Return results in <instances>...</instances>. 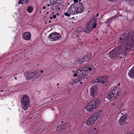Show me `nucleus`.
Returning <instances> with one entry per match:
<instances>
[{
	"label": "nucleus",
	"mask_w": 134,
	"mask_h": 134,
	"mask_svg": "<svg viewBox=\"0 0 134 134\" xmlns=\"http://www.w3.org/2000/svg\"><path fill=\"white\" fill-rule=\"evenodd\" d=\"M74 3H76L79 5V3H81L80 2H78V0H74Z\"/></svg>",
	"instance_id": "c85d7f7f"
},
{
	"label": "nucleus",
	"mask_w": 134,
	"mask_h": 134,
	"mask_svg": "<svg viewBox=\"0 0 134 134\" xmlns=\"http://www.w3.org/2000/svg\"><path fill=\"white\" fill-rule=\"evenodd\" d=\"M127 113H124L122 116H121L119 119L118 124L121 126H123L125 124L128 123V118H127Z\"/></svg>",
	"instance_id": "9b49d317"
},
{
	"label": "nucleus",
	"mask_w": 134,
	"mask_h": 134,
	"mask_svg": "<svg viewBox=\"0 0 134 134\" xmlns=\"http://www.w3.org/2000/svg\"><path fill=\"white\" fill-rule=\"evenodd\" d=\"M82 83V82H80V84H81Z\"/></svg>",
	"instance_id": "de8ad7c7"
},
{
	"label": "nucleus",
	"mask_w": 134,
	"mask_h": 134,
	"mask_svg": "<svg viewBox=\"0 0 134 134\" xmlns=\"http://www.w3.org/2000/svg\"><path fill=\"white\" fill-rule=\"evenodd\" d=\"M64 15L68 17H69L71 15V13L70 12L69 10L68 9L67 10V12L65 13Z\"/></svg>",
	"instance_id": "a878e982"
},
{
	"label": "nucleus",
	"mask_w": 134,
	"mask_h": 134,
	"mask_svg": "<svg viewBox=\"0 0 134 134\" xmlns=\"http://www.w3.org/2000/svg\"><path fill=\"white\" fill-rule=\"evenodd\" d=\"M123 49L120 46H119L116 47L109 52V57L113 59L115 58H119L120 55V54H119V52L123 50Z\"/></svg>",
	"instance_id": "0eeeda50"
},
{
	"label": "nucleus",
	"mask_w": 134,
	"mask_h": 134,
	"mask_svg": "<svg viewBox=\"0 0 134 134\" xmlns=\"http://www.w3.org/2000/svg\"><path fill=\"white\" fill-rule=\"evenodd\" d=\"M30 0H25V3H28Z\"/></svg>",
	"instance_id": "473e14b6"
},
{
	"label": "nucleus",
	"mask_w": 134,
	"mask_h": 134,
	"mask_svg": "<svg viewBox=\"0 0 134 134\" xmlns=\"http://www.w3.org/2000/svg\"><path fill=\"white\" fill-rule=\"evenodd\" d=\"M56 15H53V18H56Z\"/></svg>",
	"instance_id": "f704fd0d"
},
{
	"label": "nucleus",
	"mask_w": 134,
	"mask_h": 134,
	"mask_svg": "<svg viewBox=\"0 0 134 134\" xmlns=\"http://www.w3.org/2000/svg\"><path fill=\"white\" fill-rule=\"evenodd\" d=\"M24 76L25 79L27 80L36 78L39 77V74L36 71L32 72L27 71L24 72Z\"/></svg>",
	"instance_id": "1a4fd4ad"
},
{
	"label": "nucleus",
	"mask_w": 134,
	"mask_h": 134,
	"mask_svg": "<svg viewBox=\"0 0 134 134\" xmlns=\"http://www.w3.org/2000/svg\"><path fill=\"white\" fill-rule=\"evenodd\" d=\"M22 0H20L18 2V3L19 4H22Z\"/></svg>",
	"instance_id": "7c9ffc66"
},
{
	"label": "nucleus",
	"mask_w": 134,
	"mask_h": 134,
	"mask_svg": "<svg viewBox=\"0 0 134 134\" xmlns=\"http://www.w3.org/2000/svg\"><path fill=\"white\" fill-rule=\"evenodd\" d=\"M84 59L83 58V57L82 59H79L78 60H76L75 62H74V64L75 65H76L78 64H82L83 62V60Z\"/></svg>",
	"instance_id": "412c9836"
},
{
	"label": "nucleus",
	"mask_w": 134,
	"mask_h": 134,
	"mask_svg": "<svg viewBox=\"0 0 134 134\" xmlns=\"http://www.w3.org/2000/svg\"><path fill=\"white\" fill-rule=\"evenodd\" d=\"M98 14L97 13L96 14V17H97H97H98ZM94 18H95V17H94Z\"/></svg>",
	"instance_id": "c9c22d12"
},
{
	"label": "nucleus",
	"mask_w": 134,
	"mask_h": 134,
	"mask_svg": "<svg viewBox=\"0 0 134 134\" xmlns=\"http://www.w3.org/2000/svg\"><path fill=\"white\" fill-rule=\"evenodd\" d=\"M123 34L121 35V37L119 40V44L120 45L122 49L125 51H129L131 48L133 44L134 41V34Z\"/></svg>",
	"instance_id": "f257e3e1"
},
{
	"label": "nucleus",
	"mask_w": 134,
	"mask_h": 134,
	"mask_svg": "<svg viewBox=\"0 0 134 134\" xmlns=\"http://www.w3.org/2000/svg\"><path fill=\"white\" fill-rule=\"evenodd\" d=\"M117 85L118 86H119L120 85V83H119L118 84H117Z\"/></svg>",
	"instance_id": "37998d69"
},
{
	"label": "nucleus",
	"mask_w": 134,
	"mask_h": 134,
	"mask_svg": "<svg viewBox=\"0 0 134 134\" xmlns=\"http://www.w3.org/2000/svg\"><path fill=\"white\" fill-rule=\"evenodd\" d=\"M93 66L91 64L88 65L84 67V71H85V73L87 72L88 73L89 72H91L92 73V70L93 71V72H94L95 71V70L93 69Z\"/></svg>",
	"instance_id": "2eb2a0df"
},
{
	"label": "nucleus",
	"mask_w": 134,
	"mask_h": 134,
	"mask_svg": "<svg viewBox=\"0 0 134 134\" xmlns=\"http://www.w3.org/2000/svg\"><path fill=\"white\" fill-rule=\"evenodd\" d=\"M41 73H43V70H41Z\"/></svg>",
	"instance_id": "a19ab883"
},
{
	"label": "nucleus",
	"mask_w": 134,
	"mask_h": 134,
	"mask_svg": "<svg viewBox=\"0 0 134 134\" xmlns=\"http://www.w3.org/2000/svg\"><path fill=\"white\" fill-rule=\"evenodd\" d=\"M22 113H23V111H22Z\"/></svg>",
	"instance_id": "13d9d810"
},
{
	"label": "nucleus",
	"mask_w": 134,
	"mask_h": 134,
	"mask_svg": "<svg viewBox=\"0 0 134 134\" xmlns=\"http://www.w3.org/2000/svg\"><path fill=\"white\" fill-rule=\"evenodd\" d=\"M83 9L84 7L81 3H79V5L76 3H73L68 8L71 15L82 13Z\"/></svg>",
	"instance_id": "f03ea898"
},
{
	"label": "nucleus",
	"mask_w": 134,
	"mask_h": 134,
	"mask_svg": "<svg viewBox=\"0 0 134 134\" xmlns=\"http://www.w3.org/2000/svg\"><path fill=\"white\" fill-rule=\"evenodd\" d=\"M49 37L50 40L51 41H57L62 38L60 34L57 32H54L51 34L49 35Z\"/></svg>",
	"instance_id": "f8f14e48"
},
{
	"label": "nucleus",
	"mask_w": 134,
	"mask_h": 134,
	"mask_svg": "<svg viewBox=\"0 0 134 134\" xmlns=\"http://www.w3.org/2000/svg\"><path fill=\"white\" fill-rule=\"evenodd\" d=\"M91 57V54L89 52L87 53L86 55L84 57V62L88 61Z\"/></svg>",
	"instance_id": "6ab92c4d"
},
{
	"label": "nucleus",
	"mask_w": 134,
	"mask_h": 134,
	"mask_svg": "<svg viewBox=\"0 0 134 134\" xmlns=\"http://www.w3.org/2000/svg\"><path fill=\"white\" fill-rule=\"evenodd\" d=\"M79 2H80L81 1V0H79Z\"/></svg>",
	"instance_id": "603ef678"
},
{
	"label": "nucleus",
	"mask_w": 134,
	"mask_h": 134,
	"mask_svg": "<svg viewBox=\"0 0 134 134\" xmlns=\"http://www.w3.org/2000/svg\"><path fill=\"white\" fill-rule=\"evenodd\" d=\"M56 1L57 0H49L51 8H53L56 3Z\"/></svg>",
	"instance_id": "4be33fe9"
},
{
	"label": "nucleus",
	"mask_w": 134,
	"mask_h": 134,
	"mask_svg": "<svg viewBox=\"0 0 134 134\" xmlns=\"http://www.w3.org/2000/svg\"><path fill=\"white\" fill-rule=\"evenodd\" d=\"M43 9H45V8H46V7H45V6H43Z\"/></svg>",
	"instance_id": "4c0bfd02"
},
{
	"label": "nucleus",
	"mask_w": 134,
	"mask_h": 134,
	"mask_svg": "<svg viewBox=\"0 0 134 134\" xmlns=\"http://www.w3.org/2000/svg\"><path fill=\"white\" fill-rule=\"evenodd\" d=\"M128 74L131 78L134 79V68L133 67L130 69Z\"/></svg>",
	"instance_id": "a211bd4d"
},
{
	"label": "nucleus",
	"mask_w": 134,
	"mask_h": 134,
	"mask_svg": "<svg viewBox=\"0 0 134 134\" xmlns=\"http://www.w3.org/2000/svg\"><path fill=\"white\" fill-rule=\"evenodd\" d=\"M31 36V34L29 32L24 33L22 35L23 38L27 41H28L30 39Z\"/></svg>",
	"instance_id": "dca6fc26"
},
{
	"label": "nucleus",
	"mask_w": 134,
	"mask_h": 134,
	"mask_svg": "<svg viewBox=\"0 0 134 134\" xmlns=\"http://www.w3.org/2000/svg\"><path fill=\"white\" fill-rule=\"evenodd\" d=\"M47 6H48V7H49V6H51V5H50V4H48L47 5Z\"/></svg>",
	"instance_id": "ea45409f"
},
{
	"label": "nucleus",
	"mask_w": 134,
	"mask_h": 134,
	"mask_svg": "<svg viewBox=\"0 0 134 134\" xmlns=\"http://www.w3.org/2000/svg\"><path fill=\"white\" fill-rule=\"evenodd\" d=\"M15 79L16 80H17V78L16 77H15Z\"/></svg>",
	"instance_id": "a18cd8bd"
},
{
	"label": "nucleus",
	"mask_w": 134,
	"mask_h": 134,
	"mask_svg": "<svg viewBox=\"0 0 134 134\" xmlns=\"http://www.w3.org/2000/svg\"><path fill=\"white\" fill-rule=\"evenodd\" d=\"M123 114V113H122V114H122H122Z\"/></svg>",
	"instance_id": "4d7b16f0"
},
{
	"label": "nucleus",
	"mask_w": 134,
	"mask_h": 134,
	"mask_svg": "<svg viewBox=\"0 0 134 134\" xmlns=\"http://www.w3.org/2000/svg\"><path fill=\"white\" fill-rule=\"evenodd\" d=\"M21 105L23 109L24 110L27 109L30 106V100L27 95H24L21 98Z\"/></svg>",
	"instance_id": "423d86ee"
},
{
	"label": "nucleus",
	"mask_w": 134,
	"mask_h": 134,
	"mask_svg": "<svg viewBox=\"0 0 134 134\" xmlns=\"http://www.w3.org/2000/svg\"><path fill=\"white\" fill-rule=\"evenodd\" d=\"M59 85V83H58L57 84V86H58V85Z\"/></svg>",
	"instance_id": "3c124183"
},
{
	"label": "nucleus",
	"mask_w": 134,
	"mask_h": 134,
	"mask_svg": "<svg viewBox=\"0 0 134 134\" xmlns=\"http://www.w3.org/2000/svg\"><path fill=\"white\" fill-rule=\"evenodd\" d=\"M84 78H86V79H87V75L85 74H84Z\"/></svg>",
	"instance_id": "2f4dec72"
},
{
	"label": "nucleus",
	"mask_w": 134,
	"mask_h": 134,
	"mask_svg": "<svg viewBox=\"0 0 134 134\" xmlns=\"http://www.w3.org/2000/svg\"><path fill=\"white\" fill-rule=\"evenodd\" d=\"M51 100H53V99H51Z\"/></svg>",
	"instance_id": "5fc2aeb1"
},
{
	"label": "nucleus",
	"mask_w": 134,
	"mask_h": 134,
	"mask_svg": "<svg viewBox=\"0 0 134 134\" xmlns=\"http://www.w3.org/2000/svg\"><path fill=\"white\" fill-rule=\"evenodd\" d=\"M100 101V98H97L95 100H94L88 102L87 104L85 107L86 109L88 111H93V110L95 109L98 105Z\"/></svg>",
	"instance_id": "39448f33"
},
{
	"label": "nucleus",
	"mask_w": 134,
	"mask_h": 134,
	"mask_svg": "<svg viewBox=\"0 0 134 134\" xmlns=\"http://www.w3.org/2000/svg\"><path fill=\"white\" fill-rule=\"evenodd\" d=\"M60 8H58V10H60Z\"/></svg>",
	"instance_id": "49530a36"
},
{
	"label": "nucleus",
	"mask_w": 134,
	"mask_h": 134,
	"mask_svg": "<svg viewBox=\"0 0 134 134\" xmlns=\"http://www.w3.org/2000/svg\"><path fill=\"white\" fill-rule=\"evenodd\" d=\"M125 51L124 49H123V50H122L121 51L119 52V54H120V59H121L122 58H125L127 54L126 51Z\"/></svg>",
	"instance_id": "f3484780"
},
{
	"label": "nucleus",
	"mask_w": 134,
	"mask_h": 134,
	"mask_svg": "<svg viewBox=\"0 0 134 134\" xmlns=\"http://www.w3.org/2000/svg\"><path fill=\"white\" fill-rule=\"evenodd\" d=\"M97 17L93 18L92 21V24H87V26L84 29V32L87 33H90L93 30V29L95 28L97 26Z\"/></svg>",
	"instance_id": "6e6552de"
},
{
	"label": "nucleus",
	"mask_w": 134,
	"mask_h": 134,
	"mask_svg": "<svg viewBox=\"0 0 134 134\" xmlns=\"http://www.w3.org/2000/svg\"><path fill=\"white\" fill-rule=\"evenodd\" d=\"M114 16L108 19L105 21V23L107 24H109L111 23V21L114 18Z\"/></svg>",
	"instance_id": "393cba45"
},
{
	"label": "nucleus",
	"mask_w": 134,
	"mask_h": 134,
	"mask_svg": "<svg viewBox=\"0 0 134 134\" xmlns=\"http://www.w3.org/2000/svg\"><path fill=\"white\" fill-rule=\"evenodd\" d=\"M67 4L68 5H70V3H67Z\"/></svg>",
	"instance_id": "c03bdc74"
},
{
	"label": "nucleus",
	"mask_w": 134,
	"mask_h": 134,
	"mask_svg": "<svg viewBox=\"0 0 134 134\" xmlns=\"http://www.w3.org/2000/svg\"><path fill=\"white\" fill-rule=\"evenodd\" d=\"M63 7H65V5H63Z\"/></svg>",
	"instance_id": "864d4df0"
},
{
	"label": "nucleus",
	"mask_w": 134,
	"mask_h": 134,
	"mask_svg": "<svg viewBox=\"0 0 134 134\" xmlns=\"http://www.w3.org/2000/svg\"><path fill=\"white\" fill-rule=\"evenodd\" d=\"M27 10L29 13H30L32 12L33 10V7L31 6H28L27 8Z\"/></svg>",
	"instance_id": "b1692460"
},
{
	"label": "nucleus",
	"mask_w": 134,
	"mask_h": 134,
	"mask_svg": "<svg viewBox=\"0 0 134 134\" xmlns=\"http://www.w3.org/2000/svg\"><path fill=\"white\" fill-rule=\"evenodd\" d=\"M3 91H3V90H2L1 91V92H3Z\"/></svg>",
	"instance_id": "8fccbe9b"
},
{
	"label": "nucleus",
	"mask_w": 134,
	"mask_h": 134,
	"mask_svg": "<svg viewBox=\"0 0 134 134\" xmlns=\"http://www.w3.org/2000/svg\"><path fill=\"white\" fill-rule=\"evenodd\" d=\"M29 131H25V132L26 133H27V132H29Z\"/></svg>",
	"instance_id": "58836bf2"
},
{
	"label": "nucleus",
	"mask_w": 134,
	"mask_h": 134,
	"mask_svg": "<svg viewBox=\"0 0 134 134\" xmlns=\"http://www.w3.org/2000/svg\"><path fill=\"white\" fill-rule=\"evenodd\" d=\"M49 23H51V21H50V20L49 21Z\"/></svg>",
	"instance_id": "09e8293b"
},
{
	"label": "nucleus",
	"mask_w": 134,
	"mask_h": 134,
	"mask_svg": "<svg viewBox=\"0 0 134 134\" xmlns=\"http://www.w3.org/2000/svg\"><path fill=\"white\" fill-rule=\"evenodd\" d=\"M108 78L106 76L100 77L99 78H97L96 79L93 80L92 82H99L102 83L103 86H106L108 82Z\"/></svg>",
	"instance_id": "9d476101"
},
{
	"label": "nucleus",
	"mask_w": 134,
	"mask_h": 134,
	"mask_svg": "<svg viewBox=\"0 0 134 134\" xmlns=\"http://www.w3.org/2000/svg\"><path fill=\"white\" fill-rule=\"evenodd\" d=\"M77 33L75 31L73 33L72 36H74L75 37H77L78 36L77 35L75 34V33Z\"/></svg>",
	"instance_id": "cd10ccee"
},
{
	"label": "nucleus",
	"mask_w": 134,
	"mask_h": 134,
	"mask_svg": "<svg viewBox=\"0 0 134 134\" xmlns=\"http://www.w3.org/2000/svg\"><path fill=\"white\" fill-rule=\"evenodd\" d=\"M102 111V110H100L93 115L91 116L86 122V123L88 126L93 124L101 116Z\"/></svg>",
	"instance_id": "20e7f679"
},
{
	"label": "nucleus",
	"mask_w": 134,
	"mask_h": 134,
	"mask_svg": "<svg viewBox=\"0 0 134 134\" xmlns=\"http://www.w3.org/2000/svg\"><path fill=\"white\" fill-rule=\"evenodd\" d=\"M71 126H70V127H71Z\"/></svg>",
	"instance_id": "bf43d9fd"
},
{
	"label": "nucleus",
	"mask_w": 134,
	"mask_h": 134,
	"mask_svg": "<svg viewBox=\"0 0 134 134\" xmlns=\"http://www.w3.org/2000/svg\"><path fill=\"white\" fill-rule=\"evenodd\" d=\"M83 69L80 68L75 71H73V72L74 73V76L75 77H82L83 76V74L84 72Z\"/></svg>",
	"instance_id": "ddd939ff"
},
{
	"label": "nucleus",
	"mask_w": 134,
	"mask_h": 134,
	"mask_svg": "<svg viewBox=\"0 0 134 134\" xmlns=\"http://www.w3.org/2000/svg\"><path fill=\"white\" fill-rule=\"evenodd\" d=\"M32 129V128H31V129H30V130L29 131H30V133H31L32 132H33L32 131H30V130H31Z\"/></svg>",
	"instance_id": "e433bc0d"
},
{
	"label": "nucleus",
	"mask_w": 134,
	"mask_h": 134,
	"mask_svg": "<svg viewBox=\"0 0 134 134\" xmlns=\"http://www.w3.org/2000/svg\"><path fill=\"white\" fill-rule=\"evenodd\" d=\"M97 87V85L92 86L90 88V94L92 97H95L97 94L96 90Z\"/></svg>",
	"instance_id": "4468645a"
},
{
	"label": "nucleus",
	"mask_w": 134,
	"mask_h": 134,
	"mask_svg": "<svg viewBox=\"0 0 134 134\" xmlns=\"http://www.w3.org/2000/svg\"><path fill=\"white\" fill-rule=\"evenodd\" d=\"M108 1H113V2H116V0H108Z\"/></svg>",
	"instance_id": "72a5a7b5"
},
{
	"label": "nucleus",
	"mask_w": 134,
	"mask_h": 134,
	"mask_svg": "<svg viewBox=\"0 0 134 134\" xmlns=\"http://www.w3.org/2000/svg\"><path fill=\"white\" fill-rule=\"evenodd\" d=\"M121 93L120 89L118 87H115L110 91L107 98L110 100L112 101L118 97Z\"/></svg>",
	"instance_id": "7ed1b4c3"
},
{
	"label": "nucleus",
	"mask_w": 134,
	"mask_h": 134,
	"mask_svg": "<svg viewBox=\"0 0 134 134\" xmlns=\"http://www.w3.org/2000/svg\"><path fill=\"white\" fill-rule=\"evenodd\" d=\"M19 31V30L18 29H16L15 31L14 32H15L16 33H18Z\"/></svg>",
	"instance_id": "c756f323"
},
{
	"label": "nucleus",
	"mask_w": 134,
	"mask_h": 134,
	"mask_svg": "<svg viewBox=\"0 0 134 134\" xmlns=\"http://www.w3.org/2000/svg\"><path fill=\"white\" fill-rule=\"evenodd\" d=\"M98 131V130L96 128L93 127L91 129V132L92 134H96Z\"/></svg>",
	"instance_id": "5701e85b"
},
{
	"label": "nucleus",
	"mask_w": 134,
	"mask_h": 134,
	"mask_svg": "<svg viewBox=\"0 0 134 134\" xmlns=\"http://www.w3.org/2000/svg\"><path fill=\"white\" fill-rule=\"evenodd\" d=\"M65 130V129L63 128V125H60L59 126H57V132H58L59 133V132H63Z\"/></svg>",
	"instance_id": "aec40b11"
},
{
	"label": "nucleus",
	"mask_w": 134,
	"mask_h": 134,
	"mask_svg": "<svg viewBox=\"0 0 134 134\" xmlns=\"http://www.w3.org/2000/svg\"><path fill=\"white\" fill-rule=\"evenodd\" d=\"M58 0L59 1H60V0Z\"/></svg>",
	"instance_id": "052dcab7"
},
{
	"label": "nucleus",
	"mask_w": 134,
	"mask_h": 134,
	"mask_svg": "<svg viewBox=\"0 0 134 134\" xmlns=\"http://www.w3.org/2000/svg\"><path fill=\"white\" fill-rule=\"evenodd\" d=\"M63 122V121H62L61 122V123H62Z\"/></svg>",
	"instance_id": "6e6d98bb"
},
{
	"label": "nucleus",
	"mask_w": 134,
	"mask_h": 134,
	"mask_svg": "<svg viewBox=\"0 0 134 134\" xmlns=\"http://www.w3.org/2000/svg\"><path fill=\"white\" fill-rule=\"evenodd\" d=\"M73 83H76L78 82L79 81H80V80L79 79H78L75 80H73Z\"/></svg>",
	"instance_id": "bb28decb"
},
{
	"label": "nucleus",
	"mask_w": 134,
	"mask_h": 134,
	"mask_svg": "<svg viewBox=\"0 0 134 134\" xmlns=\"http://www.w3.org/2000/svg\"><path fill=\"white\" fill-rule=\"evenodd\" d=\"M52 18H53V17H52L51 16H50V19H52Z\"/></svg>",
	"instance_id": "79ce46f5"
}]
</instances>
